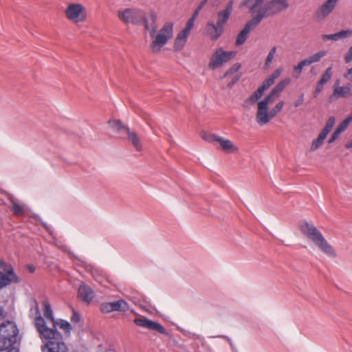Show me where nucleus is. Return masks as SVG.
<instances>
[{"instance_id":"f257e3e1","label":"nucleus","mask_w":352,"mask_h":352,"mask_svg":"<svg viewBox=\"0 0 352 352\" xmlns=\"http://www.w3.org/2000/svg\"><path fill=\"white\" fill-rule=\"evenodd\" d=\"M118 17L126 25L129 23L134 25L142 24L144 28L149 31L151 37L153 38L155 35L157 26L156 24L157 16L154 12L150 13L151 23L148 22L144 12L138 8H125L119 10Z\"/></svg>"},{"instance_id":"f03ea898","label":"nucleus","mask_w":352,"mask_h":352,"mask_svg":"<svg viewBox=\"0 0 352 352\" xmlns=\"http://www.w3.org/2000/svg\"><path fill=\"white\" fill-rule=\"evenodd\" d=\"M234 0H229L225 8L217 13V23L208 22L206 25V33L212 41L217 40L223 33L224 25L228 21L233 10Z\"/></svg>"},{"instance_id":"7ed1b4c3","label":"nucleus","mask_w":352,"mask_h":352,"mask_svg":"<svg viewBox=\"0 0 352 352\" xmlns=\"http://www.w3.org/2000/svg\"><path fill=\"white\" fill-rule=\"evenodd\" d=\"M300 230L324 253L331 257H336V254L333 247L327 242L322 233L312 223L305 221L300 226Z\"/></svg>"},{"instance_id":"20e7f679","label":"nucleus","mask_w":352,"mask_h":352,"mask_svg":"<svg viewBox=\"0 0 352 352\" xmlns=\"http://www.w3.org/2000/svg\"><path fill=\"white\" fill-rule=\"evenodd\" d=\"M289 8L287 0H270L256 14H254L260 22L264 18L274 16Z\"/></svg>"},{"instance_id":"39448f33","label":"nucleus","mask_w":352,"mask_h":352,"mask_svg":"<svg viewBox=\"0 0 352 352\" xmlns=\"http://www.w3.org/2000/svg\"><path fill=\"white\" fill-rule=\"evenodd\" d=\"M35 324L41 338L47 340L46 343L50 341L63 342L62 335L57 330L56 323H53V327L50 328L46 325L45 319L41 316H39L35 320Z\"/></svg>"},{"instance_id":"423d86ee","label":"nucleus","mask_w":352,"mask_h":352,"mask_svg":"<svg viewBox=\"0 0 352 352\" xmlns=\"http://www.w3.org/2000/svg\"><path fill=\"white\" fill-rule=\"evenodd\" d=\"M20 278L15 273L13 267L0 259V289L12 283H19Z\"/></svg>"},{"instance_id":"0eeeda50","label":"nucleus","mask_w":352,"mask_h":352,"mask_svg":"<svg viewBox=\"0 0 352 352\" xmlns=\"http://www.w3.org/2000/svg\"><path fill=\"white\" fill-rule=\"evenodd\" d=\"M173 34V25L170 22L166 23L159 31L151 44L152 51L154 53L159 52L172 38Z\"/></svg>"},{"instance_id":"6e6552de","label":"nucleus","mask_w":352,"mask_h":352,"mask_svg":"<svg viewBox=\"0 0 352 352\" xmlns=\"http://www.w3.org/2000/svg\"><path fill=\"white\" fill-rule=\"evenodd\" d=\"M290 78H287L278 82L263 100L257 102V110L265 112V108L269 104L274 102L276 99L279 97L281 92L290 83Z\"/></svg>"},{"instance_id":"1a4fd4ad","label":"nucleus","mask_w":352,"mask_h":352,"mask_svg":"<svg viewBox=\"0 0 352 352\" xmlns=\"http://www.w3.org/2000/svg\"><path fill=\"white\" fill-rule=\"evenodd\" d=\"M109 124L118 133L126 134L129 141L137 151L142 150V144L137 133L130 130L127 125L124 124L120 120H110Z\"/></svg>"},{"instance_id":"9d476101","label":"nucleus","mask_w":352,"mask_h":352,"mask_svg":"<svg viewBox=\"0 0 352 352\" xmlns=\"http://www.w3.org/2000/svg\"><path fill=\"white\" fill-rule=\"evenodd\" d=\"M285 102L283 100L278 102L274 107L268 111V106L265 108V112L257 110L256 120L257 123L261 125H265L270 122L283 109Z\"/></svg>"},{"instance_id":"9b49d317","label":"nucleus","mask_w":352,"mask_h":352,"mask_svg":"<svg viewBox=\"0 0 352 352\" xmlns=\"http://www.w3.org/2000/svg\"><path fill=\"white\" fill-rule=\"evenodd\" d=\"M234 55V52H226L223 50V48L220 47L217 49L211 56L208 65L209 67L212 69H214L218 67L221 66L223 63L230 60Z\"/></svg>"},{"instance_id":"f8f14e48","label":"nucleus","mask_w":352,"mask_h":352,"mask_svg":"<svg viewBox=\"0 0 352 352\" xmlns=\"http://www.w3.org/2000/svg\"><path fill=\"white\" fill-rule=\"evenodd\" d=\"M202 138L213 144L219 143L221 149L224 151L234 152L238 151V148L230 140L224 139L216 134L204 133Z\"/></svg>"},{"instance_id":"ddd939ff","label":"nucleus","mask_w":352,"mask_h":352,"mask_svg":"<svg viewBox=\"0 0 352 352\" xmlns=\"http://www.w3.org/2000/svg\"><path fill=\"white\" fill-rule=\"evenodd\" d=\"M65 15L69 20L83 21L86 18L85 8L80 3H71L65 10Z\"/></svg>"},{"instance_id":"4468645a","label":"nucleus","mask_w":352,"mask_h":352,"mask_svg":"<svg viewBox=\"0 0 352 352\" xmlns=\"http://www.w3.org/2000/svg\"><path fill=\"white\" fill-rule=\"evenodd\" d=\"M100 311L104 314H109L113 311L126 312L129 310V305L123 299H119L113 302H102L100 305Z\"/></svg>"},{"instance_id":"2eb2a0df","label":"nucleus","mask_w":352,"mask_h":352,"mask_svg":"<svg viewBox=\"0 0 352 352\" xmlns=\"http://www.w3.org/2000/svg\"><path fill=\"white\" fill-rule=\"evenodd\" d=\"M334 124L335 118L333 116L329 117L324 127L322 129L318 138L312 141L310 148L311 151L318 149L322 146L324 140L332 130Z\"/></svg>"},{"instance_id":"dca6fc26","label":"nucleus","mask_w":352,"mask_h":352,"mask_svg":"<svg viewBox=\"0 0 352 352\" xmlns=\"http://www.w3.org/2000/svg\"><path fill=\"white\" fill-rule=\"evenodd\" d=\"M133 322L138 326L145 327L149 330L156 331L162 335H169L168 332L160 323L153 321L145 316L135 318Z\"/></svg>"},{"instance_id":"f3484780","label":"nucleus","mask_w":352,"mask_h":352,"mask_svg":"<svg viewBox=\"0 0 352 352\" xmlns=\"http://www.w3.org/2000/svg\"><path fill=\"white\" fill-rule=\"evenodd\" d=\"M260 23L261 22L258 21V19H257V18L253 15L252 19L245 23L243 29L238 34L236 39V45H243L246 41L250 32L256 28Z\"/></svg>"},{"instance_id":"a211bd4d","label":"nucleus","mask_w":352,"mask_h":352,"mask_svg":"<svg viewBox=\"0 0 352 352\" xmlns=\"http://www.w3.org/2000/svg\"><path fill=\"white\" fill-rule=\"evenodd\" d=\"M351 95L352 85L347 83L343 86H340V80L337 79L333 86V93L329 96V100L333 102L339 98H347Z\"/></svg>"},{"instance_id":"6ab92c4d","label":"nucleus","mask_w":352,"mask_h":352,"mask_svg":"<svg viewBox=\"0 0 352 352\" xmlns=\"http://www.w3.org/2000/svg\"><path fill=\"white\" fill-rule=\"evenodd\" d=\"M338 0H327L315 12L314 18L318 21L324 19L334 10Z\"/></svg>"},{"instance_id":"aec40b11","label":"nucleus","mask_w":352,"mask_h":352,"mask_svg":"<svg viewBox=\"0 0 352 352\" xmlns=\"http://www.w3.org/2000/svg\"><path fill=\"white\" fill-rule=\"evenodd\" d=\"M78 294L80 298L87 303H89L94 298V290L88 285L82 283L78 287Z\"/></svg>"},{"instance_id":"412c9836","label":"nucleus","mask_w":352,"mask_h":352,"mask_svg":"<svg viewBox=\"0 0 352 352\" xmlns=\"http://www.w3.org/2000/svg\"><path fill=\"white\" fill-rule=\"evenodd\" d=\"M43 352H68V349L63 342L50 341L42 346Z\"/></svg>"},{"instance_id":"4be33fe9","label":"nucleus","mask_w":352,"mask_h":352,"mask_svg":"<svg viewBox=\"0 0 352 352\" xmlns=\"http://www.w3.org/2000/svg\"><path fill=\"white\" fill-rule=\"evenodd\" d=\"M0 334L17 337L19 334V329L15 322L7 321L6 322H2L0 324Z\"/></svg>"},{"instance_id":"5701e85b","label":"nucleus","mask_w":352,"mask_h":352,"mask_svg":"<svg viewBox=\"0 0 352 352\" xmlns=\"http://www.w3.org/2000/svg\"><path fill=\"white\" fill-rule=\"evenodd\" d=\"M266 90L264 86L262 85H260L258 89L243 102V107L244 108H250L251 105L258 102L257 101L263 96Z\"/></svg>"},{"instance_id":"b1692460","label":"nucleus","mask_w":352,"mask_h":352,"mask_svg":"<svg viewBox=\"0 0 352 352\" xmlns=\"http://www.w3.org/2000/svg\"><path fill=\"white\" fill-rule=\"evenodd\" d=\"M17 337L10 336L8 335L4 336L0 334V351H7L10 349L14 348V344L16 343Z\"/></svg>"},{"instance_id":"393cba45","label":"nucleus","mask_w":352,"mask_h":352,"mask_svg":"<svg viewBox=\"0 0 352 352\" xmlns=\"http://www.w3.org/2000/svg\"><path fill=\"white\" fill-rule=\"evenodd\" d=\"M264 0H243L240 3L241 8H247L249 12L254 14L258 12L259 8L263 3Z\"/></svg>"},{"instance_id":"a878e982","label":"nucleus","mask_w":352,"mask_h":352,"mask_svg":"<svg viewBox=\"0 0 352 352\" xmlns=\"http://www.w3.org/2000/svg\"><path fill=\"white\" fill-rule=\"evenodd\" d=\"M188 34H184V32H180L176 36L174 43V50L175 51H181L185 46Z\"/></svg>"},{"instance_id":"bb28decb","label":"nucleus","mask_w":352,"mask_h":352,"mask_svg":"<svg viewBox=\"0 0 352 352\" xmlns=\"http://www.w3.org/2000/svg\"><path fill=\"white\" fill-rule=\"evenodd\" d=\"M42 305L44 307L43 314L45 317L51 320L54 324L56 323L55 318L54 317V313L51 305L48 300H44L42 302Z\"/></svg>"},{"instance_id":"cd10ccee","label":"nucleus","mask_w":352,"mask_h":352,"mask_svg":"<svg viewBox=\"0 0 352 352\" xmlns=\"http://www.w3.org/2000/svg\"><path fill=\"white\" fill-rule=\"evenodd\" d=\"M12 205L13 212L16 215H23L25 213V209L22 205L18 204L15 199L12 197L10 199Z\"/></svg>"},{"instance_id":"c85d7f7f","label":"nucleus","mask_w":352,"mask_h":352,"mask_svg":"<svg viewBox=\"0 0 352 352\" xmlns=\"http://www.w3.org/2000/svg\"><path fill=\"white\" fill-rule=\"evenodd\" d=\"M332 65L329 66L326 69L324 72L322 74L321 78L318 81L320 84L324 85L327 83L332 77Z\"/></svg>"},{"instance_id":"c756f323","label":"nucleus","mask_w":352,"mask_h":352,"mask_svg":"<svg viewBox=\"0 0 352 352\" xmlns=\"http://www.w3.org/2000/svg\"><path fill=\"white\" fill-rule=\"evenodd\" d=\"M60 328L65 330L66 333L70 334L72 330L71 324L66 320L60 319L59 322L57 323Z\"/></svg>"},{"instance_id":"7c9ffc66","label":"nucleus","mask_w":352,"mask_h":352,"mask_svg":"<svg viewBox=\"0 0 352 352\" xmlns=\"http://www.w3.org/2000/svg\"><path fill=\"white\" fill-rule=\"evenodd\" d=\"M326 54H327L326 51L323 50V51H320V52L310 56L309 58L310 60H311V63H314L320 61V60L322 57H324Z\"/></svg>"},{"instance_id":"2f4dec72","label":"nucleus","mask_w":352,"mask_h":352,"mask_svg":"<svg viewBox=\"0 0 352 352\" xmlns=\"http://www.w3.org/2000/svg\"><path fill=\"white\" fill-rule=\"evenodd\" d=\"M195 20L196 19H195L194 18H192V17H190L188 20V21L186 23V28L182 31V32H184V34H187L189 35L191 30L193 28Z\"/></svg>"},{"instance_id":"473e14b6","label":"nucleus","mask_w":352,"mask_h":352,"mask_svg":"<svg viewBox=\"0 0 352 352\" xmlns=\"http://www.w3.org/2000/svg\"><path fill=\"white\" fill-rule=\"evenodd\" d=\"M276 52V47H273L270 51L269 52L266 60H265V65H269L274 58V54Z\"/></svg>"},{"instance_id":"72a5a7b5","label":"nucleus","mask_w":352,"mask_h":352,"mask_svg":"<svg viewBox=\"0 0 352 352\" xmlns=\"http://www.w3.org/2000/svg\"><path fill=\"white\" fill-rule=\"evenodd\" d=\"M351 34H352V30H341L336 33L338 40L342 38L350 36Z\"/></svg>"},{"instance_id":"f704fd0d","label":"nucleus","mask_w":352,"mask_h":352,"mask_svg":"<svg viewBox=\"0 0 352 352\" xmlns=\"http://www.w3.org/2000/svg\"><path fill=\"white\" fill-rule=\"evenodd\" d=\"M274 81L275 80L270 76L265 80H263L261 85L264 86V87L266 89H267L271 85H272L274 83Z\"/></svg>"},{"instance_id":"c9c22d12","label":"nucleus","mask_w":352,"mask_h":352,"mask_svg":"<svg viewBox=\"0 0 352 352\" xmlns=\"http://www.w3.org/2000/svg\"><path fill=\"white\" fill-rule=\"evenodd\" d=\"M80 315L75 309H73L71 321L74 323H78L80 322Z\"/></svg>"},{"instance_id":"e433bc0d","label":"nucleus","mask_w":352,"mask_h":352,"mask_svg":"<svg viewBox=\"0 0 352 352\" xmlns=\"http://www.w3.org/2000/svg\"><path fill=\"white\" fill-rule=\"evenodd\" d=\"M35 217L36 219L38 220L42 223V225L45 228V230L49 232V234L52 236L53 233L51 227L49 225H47L45 222H43L38 215H36Z\"/></svg>"},{"instance_id":"4c0bfd02","label":"nucleus","mask_w":352,"mask_h":352,"mask_svg":"<svg viewBox=\"0 0 352 352\" xmlns=\"http://www.w3.org/2000/svg\"><path fill=\"white\" fill-rule=\"evenodd\" d=\"M340 135V133L338 130L336 129L335 131L332 133L330 138L328 140V143L332 144L334 141H336Z\"/></svg>"},{"instance_id":"58836bf2","label":"nucleus","mask_w":352,"mask_h":352,"mask_svg":"<svg viewBox=\"0 0 352 352\" xmlns=\"http://www.w3.org/2000/svg\"><path fill=\"white\" fill-rule=\"evenodd\" d=\"M323 86L324 85L323 84H320V82H318L316 86V89L314 91V97H317L319 94L322 91L323 89Z\"/></svg>"},{"instance_id":"ea45409f","label":"nucleus","mask_w":352,"mask_h":352,"mask_svg":"<svg viewBox=\"0 0 352 352\" xmlns=\"http://www.w3.org/2000/svg\"><path fill=\"white\" fill-rule=\"evenodd\" d=\"M322 37L323 40H333V41L338 40L336 33L331 34H323Z\"/></svg>"},{"instance_id":"a19ab883","label":"nucleus","mask_w":352,"mask_h":352,"mask_svg":"<svg viewBox=\"0 0 352 352\" xmlns=\"http://www.w3.org/2000/svg\"><path fill=\"white\" fill-rule=\"evenodd\" d=\"M348 126L349 125L343 120L339 124L336 130H338L341 133L344 131H345V129L348 127Z\"/></svg>"},{"instance_id":"79ce46f5","label":"nucleus","mask_w":352,"mask_h":352,"mask_svg":"<svg viewBox=\"0 0 352 352\" xmlns=\"http://www.w3.org/2000/svg\"><path fill=\"white\" fill-rule=\"evenodd\" d=\"M78 261H81L83 266L85 267L86 270L89 271V272H91L92 274L94 273L93 272V270H94V267L91 265V264H88L87 263L85 262V261H81L80 258H78V257H75Z\"/></svg>"},{"instance_id":"37998d69","label":"nucleus","mask_w":352,"mask_h":352,"mask_svg":"<svg viewBox=\"0 0 352 352\" xmlns=\"http://www.w3.org/2000/svg\"><path fill=\"white\" fill-rule=\"evenodd\" d=\"M344 60L346 63L352 60V46L349 48L348 52L344 55Z\"/></svg>"},{"instance_id":"c03bdc74","label":"nucleus","mask_w":352,"mask_h":352,"mask_svg":"<svg viewBox=\"0 0 352 352\" xmlns=\"http://www.w3.org/2000/svg\"><path fill=\"white\" fill-rule=\"evenodd\" d=\"M304 96H305V94L303 93L300 94V96L298 97V98L295 101V102L294 104L295 107H298L303 103Z\"/></svg>"},{"instance_id":"a18cd8bd","label":"nucleus","mask_w":352,"mask_h":352,"mask_svg":"<svg viewBox=\"0 0 352 352\" xmlns=\"http://www.w3.org/2000/svg\"><path fill=\"white\" fill-rule=\"evenodd\" d=\"M281 72V69H277L270 75V76L275 80L277 78L280 76Z\"/></svg>"},{"instance_id":"49530a36","label":"nucleus","mask_w":352,"mask_h":352,"mask_svg":"<svg viewBox=\"0 0 352 352\" xmlns=\"http://www.w3.org/2000/svg\"><path fill=\"white\" fill-rule=\"evenodd\" d=\"M219 337L227 339L228 341L229 342V343H230L232 350H234L235 352H237V351L236 350V347L234 346L232 340L229 337H228L227 336H223V335L222 336H219Z\"/></svg>"},{"instance_id":"de8ad7c7","label":"nucleus","mask_w":352,"mask_h":352,"mask_svg":"<svg viewBox=\"0 0 352 352\" xmlns=\"http://www.w3.org/2000/svg\"><path fill=\"white\" fill-rule=\"evenodd\" d=\"M300 63L302 64L303 67H305V66H308V65H310L312 64L311 60H310L309 57L307 58L303 59Z\"/></svg>"},{"instance_id":"09e8293b","label":"nucleus","mask_w":352,"mask_h":352,"mask_svg":"<svg viewBox=\"0 0 352 352\" xmlns=\"http://www.w3.org/2000/svg\"><path fill=\"white\" fill-rule=\"evenodd\" d=\"M303 69V66L302 65V64L299 62V63L294 67V72L298 73V74H300L302 72V70Z\"/></svg>"},{"instance_id":"8fccbe9b","label":"nucleus","mask_w":352,"mask_h":352,"mask_svg":"<svg viewBox=\"0 0 352 352\" xmlns=\"http://www.w3.org/2000/svg\"><path fill=\"white\" fill-rule=\"evenodd\" d=\"M344 77L349 80H352V67L350 68L346 74H344Z\"/></svg>"},{"instance_id":"3c124183","label":"nucleus","mask_w":352,"mask_h":352,"mask_svg":"<svg viewBox=\"0 0 352 352\" xmlns=\"http://www.w3.org/2000/svg\"><path fill=\"white\" fill-rule=\"evenodd\" d=\"M208 2V0H202L199 3V5L197 6V8H198L199 10H201L204 7L206 6V4Z\"/></svg>"},{"instance_id":"603ef678","label":"nucleus","mask_w":352,"mask_h":352,"mask_svg":"<svg viewBox=\"0 0 352 352\" xmlns=\"http://www.w3.org/2000/svg\"><path fill=\"white\" fill-rule=\"evenodd\" d=\"M200 10H199L198 8H196L192 14V15L191 16L192 18H194L195 19H197V17L198 16L199 12H200Z\"/></svg>"},{"instance_id":"864d4df0","label":"nucleus","mask_w":352,"mask_h":352,"mask_svg":"<svg viewBox=\"0 0 352 352\" xmlns=\"http://www.w3.org/2000/svg\"><path fill=\"white\" fill-rule=\"evenodd\" d=\"M6 313L4 309L0 306V320L5 318Z\"/></svg>"},{"instance_id":"5fc2aeb1","label":"nucleus","mask_w":352,"mask_h":352,"mask_svg":"<svg viewBox=\"0 0 352 352\" xmlns=\"http://www.w3.org/2000/svg\"><path fill=\"white\" fill-rule=\"evenodd\" d=\"M239 80V77H234L229 83L228 87H231Z\"/></svg>"},{"instance_id":"6e6d98bb","label":"nucleus","mask_w":352,"mask_h":352,"mask_svg":"<svg viewBox=\"0 0 352 352\" xmlns=\"http://www.w3.org/2000/svg\"><path fill=\"white\" fill-rule=\"evenodd\" d=\"M344 121L349 125L351 122H352V118L350 116H348Z\"/></svg>"},{"instance_id":"4d7b16f0","label":"nucleus","mask_w":352,"mask_h":352,"mask_svg":"<svg viewBox=\"0 0 352 352\" xmlns=\"http://www.w3.org/2000/svg\"><path fill=\"white\" fill-rule=\"evenodd\" d=\"M344 121L349 125L351 122H352V118L350 116H348Z\"/></svg>"},{"instance_id":"13d9d810","label":"nucleus","mask_w":352,"mask_h":352,"mask_svg":"<svg viewBox=\"0 0 352 352\" xmlns=\"http://www.w3.org/2000/svg\"><path fill=\"white\" fill-rule=\"evenodd\" d=\"M346 148L349 149L352 148V140L345 144Z\"/></svg>"},{"instance_id":"bf43d9fd","label":"nucleus","mask_w":352,"mask_h":352,"mask_svg":"<svg viewBox=\"0 0 352 352\" xmlns=\"http://www.w3.org/2000/svg\"><path fill=\"white\" fill-rule=\"evenodd\" d=\"M28 269H29V270H30V272H34V270H35V268H34V267L33 265H30V266L28 267Z\"/></svg>"},{"instance_id":"052dcab7","label":"nucleus","mask_w":352,"mask_h":352,"mask_svg":"<svg viewBox=\"0 0 352 352\" xmlns=\"http://www.w3.org/2000/svg\"><path fill=\"white\" fill-rule=\"evenodd\" d=\"M240 67V65H234V67L231 69L232 70H236Z\"/></svg>"},{"instance_id":"680f3d73","label":"nucleus","mask_w":352,"mask_h":352,"mask_svg":"<svg viewBox=\"0 0 352 352\" xmlns=\"http://www.w3.org/2000/svg\"><path fill=\"white\" fill-rule=\"evenodd\" d=\"M56 148L53 146L52 148L50 149V152H52L54 154H56Z\"/></svg>"},{"instance_id":"e2e57ef3","label":"nucleus","mask_w":352,"mask_h":352,"mask_svg":"<svg viewBox=\"0 0 352 352\" xmlns=\"http://www.w3.org/2000/svg\"><path fill=\"white\" fill-rule=\"evenodd\" d=\"M184 351H187V349L185 346H179Z\"/></svg>"},{"instance_id":"0e129e2a","label":"nucleus","mask_w":352,"mask_h":352,"mask_svg":"<svg viewBox=\"0 0 352 352\" xmlns=\"http://www.w3.org/2000/svg\"><path fill=\"white\" fill-rule=\"evenodd\" d=\"M349 116H350L352 118V111H351V113Z\"/></svg>"},{"instance_id":"69168bd1","label":"nucleus","mask_w":352,"mask_h":352,"mask_svg":"<svg viewBox=\"0 0 352 352\" xmlns=\"http://www.w3.org/2000/svg\"><path fill=\"white\" fill-rule=\"evenodd\" d=\"M349 116H350L352 118V111H351V113Z\"/></svg>"}]
</instances>
